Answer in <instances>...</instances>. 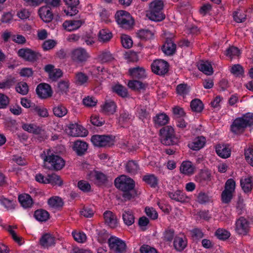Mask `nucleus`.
<instances>
[{
    "instance_id": "obj_1",
    "label": "nucleus",
    "mask_w": 253,
    "mask_h": 253,
    "mask_svg": "<svg viewBox=\"0 0 253 253\" xmlns=\"http://www.w3.org/2000/svg\"><path fill=\"white\" fill-rule=\"evenodd\" d=\"M115 186L123 192V200L126 201L134 198L136 192L134 189V180L125 175H122L115 180Z\"/></svg>"
},
{
    "instance_id": "obj_2",
    "label": "nucleus",
    "mask_w": 253,
    "mask_h": 253,
    "mask_svg": "<svg viewBox=\"0 0 253 253\" xmlns=\"http://www.w3.org/2000/svg\"><path fill=\"white\" fill-rule=\"evenodd\" d=\"M41 155L45 168L50 170H59L65 166V161L50 149H47Z\"/></svg>"
},
{
    "instance_id": "obj_3",
    "label": "nucleus",
    "mask_w": 253,
    "mask_h": 253,
    "mask_svg": "<svg viewBox=\"0 0 253 253\" xmlns=\"http://www.w3.org/2000/svg\"><path fill=\"white\" fill-rule=\"evenodd\" d=\"M253 126V113H248L234 120L230 126L231 131L236 134L243 133L246 128Z\"/></svg>"
},
{
    "instance_id": "obj_4",
    "label": "nucleus",
    "mask_w": 253,
    "mask_h": 253,
    "mask_svg": "<svg viewBox=\"0 0 253 253\" xmlns=\"http://www.w3.org/2000/svg\"><path fill=\"white\" fill-rule=\"evenodd\" d=\"M164 3L162 0H155L149 4V10L146 13L147 17L151 20L161 21L165 16L162 12Z\"/></svg>"
},
{
    "instance_id": "obj_5",
    "label": "nucleus",
    "mask_w": 253,
    "mask_h": 253,
    "mask_svg": "<svg viewBox=\"0 0 253 253\" xmlns=\"http://www.w3.org/2000/svg\"><path fill=\"white\" fill-rule=\"evenodd\" d=\"M160 137L161 143L167 146L173 145L178 142L173 128L170 126H164L160 130Z\"/></svg>"
},
{
    "instance_id": "obj_6",
    "label": "nucleus",
    "mask_w": 253,
    "mask_h": 253,
    "mask_svg": "<svg viewBox=\"0 0 253 253\" xmlns=\"http://www.w3.org/2000/svg\"><path fill=\"white\" fill-rule=\"evenodd\" d=\"M117 24L125 29H131L134 24V20L130 13L125 10L117 11L115 15Z\"/></svg>"
},
{
    "instance_id": "obj_7",
    "label": "nucleus",
    "mask_w": 253,
    "mask_h": 253,
    "mask_svg": "<svg viewBox=\"0 0 253 253\" xmlns=\"http://www.w3.org/2000/svg\"><path fill=\"white\" fill-rule=\"evenodd\" d=\"M93 144L99 147H110L114 144V139L110 135H93L91 138Z\"/></svg>"
},
{
    "instance_id": "obj_8",
    "label": "nucleus",
    "mask_w": 253,
    "mask_h": 253,
    "mask_svg": "<svg viewBox=\"0 0 253 253\" xmlns=\"http://www.w3.org/2000/svg\"><path fill=\"white\" fill-rule=\"evenodd\" d=\"M110 249L116 253H124L126 252V243L116 237L111 236L108 240Z\"/></svg>"
},
{
    "instance_id": "obj_9",
    "label": "nucleus",
    "mask_w": 253,
    "mask_h": 253,
    "mask_svg": "<svg viewBox=\"0 0 253 253\" xmlns=\"http://www.w3.org/2000/svg\"><path fill=\"white\" fill-rule=\"evenodd\" d=\"M152 72L159 75H164L169 71L168 63L163 60L157 59L153 61L151 64Z\"/></svg>"
},
{
    "instance_id": "obj_10",
    "label": "nucleus",
    "mask_w": 253,
    "mask_h": 253,
    "mask_svg": "<svg viewBox=\"0 0 253 253\" xmlns=\"http://www.w3.org/2000/svg\"><path fill=\"white\" fill-rule=\"evenodd\" d=\"M66 130L70 135L74 137H84L88 134V131L86 129L76 123L69 124Z\"/></svg>"
},
{
    "instance_id": "obj_11",
    "label": "nucleus",
    "mask_w": 253,
    "mask_h": 253,
    "mask_svg": "<svg viewBox=\"0 0 253 253\" xmlns=\"http://www.w3.org/2000/svg\"><path fill=\"white\" fill-rule=\"evenodd\" d=\"M250 229V222L245 217H240L235 223V231L241 235H246Z\"/></svg>"
},
{
    "instance_id": "obj_12",
    "label": "nucleus",
    "mask_w": 253,
    "mask_h": 253,
    "mask_svg": "<svg viewBox=\"0 0 253 253\" xmlns=\"http://www.w3.org/2000/svg\"><path fill=\"white\" fill-rule=\"evenodd\" d=\"M89 57V54L85 49L82 47L73 50L71 53L72 60L78 63L85 62Z\"/></svg>"
},
{
    "instance_id": "obj_13",
    "label": "nucleus",
    "mask_w": 253,
    "mask_h": 253,
    "mask_svg": "<svg viewBox=\"0 0 253 253\" xmlns=\"http://www.w3.org/2000/svg\"><path fill=\"white\" fill-rule=\"evenodd\" d=\"M18 55L21 58L30 62L36 61L38 58L39 56H40V54L38 52L34 51L28 48L19 49L18 51Z\"/></svg>"
},
{
    "instance_id": "obj_14",
    "label": "nucleus",
    "mask_w": 253,
    "mask_h": 253,
    "mask_svg": "<svg viewBox=\"0 0 253 253\" xmlns=\"http://www.w3.org/2000/svg\"><path fill=\"white\" fill-rule=\"evenodd\" d=\"M36 92L38 95L41 98H46L52 95L50 86L45 83L40 84L37 86Z\"/></svg>"
},
{
    "instance_id": "obj_15",
    "label": "nucleus",
    "mask_w": 253,
    "mask_h": 253,
    "mask_svg": "<svg viewBox=\"0 0 253 253\" xmlns=\"http://www.w3.org/2000/svg\"><path fill=\"white\" fill-rule=\"evenodd\" d=\"M105 222L112 228L117 226V218L115 214L110 211H106L103 213Z\"/></svg>"
},
{
    "instance_id": "obj_16",
    "label": "nucleus",
    "mask_w": 253,
    "mask_h": 253,
    "mask_svg": "<svg viewBox=\"0 0 253 253\" xmlns=\"http://www.w3.org/2000/svg\"><path fill=\"white\" fill-rule=\"evenodd\" d=\"M39 13L41 18L45 22H49L53 19L51 8L47 6L41 7L39 10Z\"/></svg>"
},
{
    "instance_id": "obj_17",
    "label": "nucleus",
    "mask_w": 253,
    "mask_h": 253,
    "mask_svg": "<svg viewBox=\"0 0 253 253\" xmlns=\"http://www.w3.org/2000/svg\"><path fill=\"white\" fill-rule=\"evenodd\" d=\"M84 23L81 20H66L63 23V27L66 31L71 32L79 28Z\"/></svg>"
},
{
    "instance_id": "obj_18",
    "label": "nucleus",
    "mask_w": 253,
    "mask_h": 253,
    "mask_svg": "<svg viewBox=\"0 0 253 253\" xmlns=\"http://www.w3.org/2000/svg\"><path fill=\"white\" fill-rule=\"evenodd\" d=\"M195 168L192 162L189 161H183L180 167V172L187 175H192L195 171Z\"/></svg>"
},
{
    "instance_id": "obj_19",
    "label": "nucleus",
    "mask_w": 253,
    "mask_h": 253,
    "mask_svg": "<svg viewBox=\"0 0 253 253\" xmlns=\"http://www.w3.org/2000/svg\"><path fill=\"white\" fill-rule=\"evenodd\" d=\"M176 47V44L171 39H167L165 43L162 47V49L166 54L171 55L175 53Z\"/></svg>"
},
{
    "instance_id": "obj_20",
    "label": "nucleus",
    "mask_w": 253,
    "mask_h": 253,
    "mask_svg": "<svg viewBox=\"0 0 253 253\" xmlns=\"http://www.w3.org/2000/svg\"><path fill=\"white\" fill-rule=\"evenodd\" d=\"M88 144L86 142L81 140L75 141L73 146V150L78 156H82L86 151Z\"/></svg>"
},
{
    "instance_id": "obj_21",
    "label": "nucleus",
    "mask_w": 253,
    "mask_h": 253,
    "mask_svg": "<svg viewBox=\"0 0 253 253\" xmlns=\"http://www.w3.org/2000/svg\"><path fill=\"white\" fill-rule=\"evenodd\" d=\"M129 75L133 78L141 79L146 78L145 70L139 66L130 68L128 70Z\"/></svg>"
},
{
    "instance_id": "obj_22",
    "label": "nucleus",
    "mask_w": 253,
    "mask_h": 253,
    "mask_svg": "<svg viewBox=\"0 0 253 253\" xmlns=\"http://www.w3.org/2000/svg\"><path fill=\"white\" fill-rule=\"evenodd\" d=\"M206 139L204 136H198L195 138L192 142L188 144L190 149L197 151L203 148L205 144Z\"/></svg>"
},
{
    "instance_id": "obj_23",
    "label": "nucleus",
    "mask_w": 253,
    "mask_h": 253,
    "mask_svg": "<svg viewBox=\"0 0 253 253\" xmlns=\"http://www.w3.org/2000/svg\"><path fill=\"white\" fill-rule=\"evenodd\" d=\"M217 154L222 158H227L230 156L231 150L229 146L225 144H218L216 146Z\"/></svg>"
},
{
    "instance_id": "obj_24",
    "label": "nucleus",
    "mask_w": 253,
    "mask_h": 253,
    "mask_svg": "<svg viewBox=\"0 0 253 253\" xmlns=\"http://www.w3.org/2000/svg\"><path fill=\"white\" fill-rule=\"evenodd\" d=\"M40 244L44 248H48L55 245V239L50 234H45L41 237Z\"/></svg>"
},
{
    "instance_id": "obj_25",
    "label": "nucleus",
    "mask_w": 253,
    "mask_h": 253,
    "mask_svg": "<svg viewBox=\"0 0 253 253\" xmlns=\"http://www.w3.org/2000/svg\"><path fill=\"white\" fill-rule=\"evenodd\" d=\"M169 197L172 200L176 202L183 203L186 201L187 197L181 190H177L175 191H169L167 192Z\"/></svg>"
},
{
    "instance_id": "obj_26",
    "label": "nucleus",
    "mask_w": 253,
    "mask_h": 253,
    "mask_svg": "<svg viewBox=\"0 0 253 253\" xmlns=\"http://www.w3.org/2000/svg\"><path fill=\"white\" fill-rule=\"evenodd\" d=\"M22 128L29 132L36 134H43L44 132V130L41 127L33 124H23Z\"/></svg>"
},
{
    "instance_id": "obj_27",
    "label": "nucleus",
    "mask_w": 253,
    "mask_h": 253,
    "mask_svg": "<svg viewBox=\"0 0 253 253\" xmlns=\"http://www.w3.org/2000/svg\"><path fill=\"white\" fill-rule=\"evenodd\" d=\"M211 180V174L207 170H201L200 172L196 176V181L202 184H207Z\"/></svg>"
},
{
    "instance_id": "obj_28",
    "label": "nucleus",
    "mask_w": 253,
    "mask_h": 253,
    "mask_svg": "<svg viewBox=\"0 0 253 253\" xmlns=\"http://www.w3.org/2000/svg\"><path fill=\"white\" fill-rule=\"evenodd\" d=\"M169 117L166 114L160 113L153 118V121L156 126H161L167 124Z\"/></svg>"
},
{
    "instance_id": "obj_29",
    "label": "nucleus",
    "mask_w": 253,
    "mask_h": 253,
    "mask_svg": "<svg viewBox=\"0 0 253 253\" xmlns=\"http://www.w3.org/2000/svg\"><path fill=\"white\" fill-rule=\"evenodd\" d=\"M142 180L151 188H155L158 186L159 179L154 174H147L144 175Z\"/></svg>"
},
{
    "instance_id": "obj_30",
    "label": "nucleus",
    "mask_w": 253,
    "mask_h": 253,
    "mask_svg": "<svg viewBox=\"0 0 253 253\" xmlns=\"http://www.w3.org/2000/svg\"><path fill=\"white\" fill-rule=\"evenodd\" d=\"M101 108L103 112L107 114H113L116 111L117 105L114 101L107 100Z\"/></svg>"
},
{
    "instance_id": "obj_31",
    "label": "nucleus",
    "mask_w": 253,
    "mask_h": 253,
    "mask_svg": "<svg viewBox=\"0 0 253 253\" xmlns=\"http://www.w3.org/2000/svg\"><path fill=\"white\" fill-rule=\"evenodd\" d=\"M97 59L101 63H106L112 61L114 58L110 51L105 49L98 53Z\"/></svg>"
},
{
    "instance_id": "obj_32",
    "label": "nucleus",
    "mask_w": 253,
    "mask_h": 253,
    "mask_svg": "<svg viewBox=\"0 0 253 253\" xmlns=\"http://www.w3.org/2000/svg\"><path fill=\"white\" fill-rule=\"evenodd\" d=\"M132 120V116L131 114L126 110L121 111L120 116L118 118L119 124L122 126L128 124Z\"/></svg>"
},
{
    "instance_id": "obj_33",
    "label": "nucleus",
    "mask_w": 253,
    "mask_h": 253,
    "mask_svg": "<svg viewBox=\"0 0 253 253\" xmlns=\"http://www.w3.org/2000/svg\"><path fill=\"white\" fill-rule=\"evenodd\" d=\"M18 200L21 206L24 208L31 207L33 203L31 197L26 194L20 195L18 197Z\"/></svg>"
},
{
    "instance_id": "obj_34",
    "label": "nucleus",
    "mask_w": 253,
    "mask_h": 253,
    "mask_svg": "<svg viewBox=\"0 0 253 253\" xmlns=\"http://www.w3.org/2000/svg\"><path fill=\"white\" fill-rule=\"evenodd\" d=\"M122 216L123 221L126 225L130 226L134 223L135 217L133 212L131 210L124 211Z\"/></svg>"
},
{
    "instance_id": "obj_35",
    "label": "nucleus",
    "mask_w": 253,
    "mask_h": 253,
    "mask_svg": "<svg viewBox=\"0 0 253 253\" xmlns=\"http://www.w3.org/2000/svg\"><path fill=\"white\" fill-rule=\"evenodd\" d=\"M35 218L39 221L45 222L49 218V213L43 209H38L35 211Z\"/></svg>"
},
{
    "instance_id": "obj_36",
    "label": "nucleus",
    "mask_w": 253,
    "mask_h": 253,
    "mask_svg": "<svg viewBox=\"0 0 253 253\" xmlns=\"http://www.w3.org/2000/svg\"><path fill=\"white\" fill-rule=\"evenodd\" d=\"M241 186L246 193L251 192L253 188V184L251 177L242 178L240 179Z\"/></svg>"
},
{
    "instance_id": "obj_37",
    "label": "nucleus",
    "mask_w": 253,
    "mask_h": 253,
    "mask_svg": "<svg viewBox=\"0 0 253 253\" xmlns=\"http://www.w3.org/2000/svg\"><path fill=\"white\" fill-rule=\"evenodd\" d=\"M199 70L207 75H211L213 73V69L211 64L208 61H202L198 65Z\"/></svg>"
},
{
    "instance_id": "obj_38",
    "label": "nucleus",
    "mask_w": 253,
    "mask_h": 253,
    "mask_svg": "<svg viewBox=\"0 0 253 253\" xmlns=\"http://www.w3.org/2000/svg\"><path fill=\"white\" fill-rule=\"evenodd\" d=\"M126 170L127 172L131 174H136L139 169V166L138 164L134 161H129L126 164Z\"/></svg>"
},
{
    "instance_id": "obj_39",
    "label": "nucleus",
    "mask_w": 253,
    "mask_h": 253,
    "mask_svg": "<svg viewBox=\"0 0 253 253\" xmlns=\"http://www.w3.org/2000/svg\"><path fill=\"white\" fill-rule=\"evenodd\" d=\"M112 90L113 92L123 98H126L128 96L127 89L121 84H116L113 86Z\"/></svg>"
},
{
    "instance_id": "obj_40",
    "label": "nucleus",
    "mask_w": 253,
    "mask_h": 253,
    "mask_svg": "<svg viewBox=\"0 0 253 253\" xmlns=\"http://www.w3.org/2000/svg\"><path fill=\"white\" fill-rule=\"evenodd\" d=\"M75 80L77 85H82L87 83L88 77L85 74L79 72L75 74Z\"/></svg>"
},
{
    "instance_id": "obj_41",
    "label": "nucleus",
    "mask_w": 253,
    "mask_h": 253,
    "mask_svg": "<svg viewBox=\"0 0 253 253\" xmlns=\"http://www.w3.org/2000/svg\"><path fill=\"white\" fill-rule=\"evenodd\" d=\"M112 38V33L107 29H102L98 34V40L101 42H107L109 41Z\"/></svg>"
},
{
    "instance_id": "obj_42",
    "label": "nucleus",
    "mask_w": 253,
    "mask_h": 253,
    "mask_svg": "<svg viewBox=\"0 0 253 253\" xmlns=\"http://www.w3.org/2000/svg\"><path fill=\"white\" fill-rule=\"evenodd\" d=\"M52 110L54 115L55 116L59 118H61L65 116L68 112L66 108L62 104H59L54 106Z\"/></svg>"
},
{
    "instance_id": "obj_43",
    "label": "nucleus",
    "mask_w": 253,
    "mask_h": 253,
    "mask_svg": "<svg viewBox=\"0 0 253 253\" xmlns=\"http://www.w3.org/2000/svg\"><path fill=\"white\" fill-rule=\"evenodd\" d=\"M48 204L52 208L57 209L61 208L63 206L64 203L61 198L54 197L48 199Z\"/></svg>"
},
{
    "instance_id": "obj_44",
    "label": "nucleus",
    "mask_w": 253,
    "mask_h": 253,
    "mask_svg": "<svg viewBox=\"0 0 253 253\" xmlns=\"http://www.w3.org/2000/svg\"><path fill=\"white\" fill-rule=\"evenodd\" d=\"M186 242L182 238L176 237L174 239L173 246L178 251H183L186 247Z\"/></svg>"
},
{
    "instance_id": "obj_45",
    "label": "nucleus",
    "mask_w": 253,
    "mask_h": 253,
    "mask_svg": "<svg viewBox=\"0 0 253 253\" xmlns=\"http://www.w3.org/2000/svg\"><path fill=\"white\" fill-rule=\"evenodd\" d=\"M154 34L148 29H141L137 32V37L143 40H148L152 38Z\"/></svg>"
},
{
    "instance_id": "obj_46",
    "label": "nucleus",
    "mask_w": 253,
    "mask_h": 253,
    "mask_svg": "<svg viewBox=\"0 0 253 253\" xmlns=\"http://www.w3.org/2000/svg\"><path fill=\"white\" fill-rule=\"evenodd\" d=\"M190 107L193 111L200 113L203 110L204 105L200 99H195L191 102Z\"/></svg>"
},
{
    "instance_id": "obj_47",
    "label": "nucleus",
    "mask_w": 253,
    "mask_h": 253,
    "mask_svg": "<svg viewBox=\"0 0 253 253\" xmlns=\"http://www.w3.org/2000/svg\"><path fill=\"white\" fill-rule=\"evenodd\" d=\"M16 91L22 94L26 95L29 91V87L27 84L24 82L18 83L15 87Z\"/></svg>"
},
{
    "instance_id": "obj_48",
    "label": "nucleus",
    "mask_w": 253,
    "mask_h": 253,
    "mask_svg": "<svg viewBox=\"0 0 253 253\" xmlns=\"http://www.w3.org/2000/svg\"><path fill=\"white\" fill-rule=\"evenodd\" d=\"M46 182L47 183H51L54 185H61L62 184L60 176L55 173L48 174Z\"/></svg>"
},
{
    "instance_id": "obj_49",
    "label": "nucleus",
    "mask_w": 253,
    "mask_h": 253,
    "mask_svg": "<svg viewBox=\"0 0 253 253\" xmlns=\"http://www.w3.org/2000/svg\"><path fill=\"white\" fill-rule=\"evenodd\" d=\"M127 85L130 88L134 90H139L145 88V84L136 80L129 81Z\"/></svg>"
},
{
    "instance_id": "obj_50",
    "label": "nucleus",
    "mask_w": 253,
    "mask_h": 253,
    "mask_svg": "<svg viewBox=\"0 0 253 253\" xmlns=\"http://www.w3.org/2000/svg\"><path fill=\"white\" fill-rule=\"evenodd\" d=\"M15 202L7 198L1 197L0 198V203L3 205L7 210H11L15 209Z\"/></svg>"
},
{
    "instance_id": "obj_51",
    "label": "nucleus",
    "mask_w": 253,
    "mask_h": 253,
    "mask_svg": "<svg viewBox=\"0 0 253 253\" xmlns=\"http://www.w3.org/2000/svg\"><path fill=\"white\" fill-rule=\"evenodd\" d=\"M136 112L139 118L142 121H143L144 119H146L149 117V114L147 111L145 106L142 105L139 106L137 108Z\"/></svg>"
},
{
    "instance_id": "obj_52",
    "label": "nucleus",
    "mask_w": 253,
    "mask_h": 253,
    "mask_svg": "<svg viewBox=\"0 0 253 253\" xmlns=\"http://www.w3.org/2000/svg\"><path fill=\"white\" fill-rule=\"evenodd\" d=\"M215 235L220 240H225L230 236V233L225 229L218 228L215 232Z\"/></svg>"
},
{
    "instance_id": "obj_53",
    "label": "nucleus",
    "mask_w": 253,
    "mask_h": 253,
    "mask_svg": "<svg viewBox=\"0 0 253 253\" xmlns=\"http://www.w3.org/2000/svg\"><path fill=\"white\" fill-rule=\"evenodd\" d=\"M15 83V80L14 78H7L0 82V89H8L13 86Z\"/></svg>"
},
{
    "instance_id": "obj_54",
    "label": "nucleus",
    "mask_w": 253,
    "mask_h": 253,
    "mask_svg": "<svg viewBox=\"0 0 253 253\" xmlns=\"http://www.w3.org/2000/svg\"><path fill=\"white\" fill-rule=\"evenodd\" d=\"M32 111L37 113L41 117H47L48 116V111L46 109L34 104L32 107Z\"/></svg>"
},
{
    "instance_id": "obj_55",
    "label": "nucleus",
    "mask_w": 253,
    "mask_h": 253,
    "mask_svg": "<svg viewBox=\"0 0 253 253\" xmlns=\"http://www.w3.org/2000/svg\"><path fill=\"white\" fill-rule=\"evenodd\" d=\"M122 45L125 48H129L132 47L133 42L130 37L126 35H123L121 37Z\"/></svg>"
},
{
    "instance_id": "obj_56",
    "label": "nucleus",
    "mask_w": 253,
    "mask_h": 253,
    "mask_svg": "<svg viewBox=\"0 0 253 253\" xmlns=\"http://www.w3.org/2000/svg\"><path fill=\"white\" fill-rule=\"evenodd\" d=\"M233 18L236 22L242 23L246 19V15L242 11L239 10L233 13Z\"/></svg>"
},
{
    "instance_id": "obj_57",
    "label": "nucleus",
    "mask_w": 253,
    "mask_h": 253,
    "mask_svg": "<svg viewBox=\"0 0 253 253\" xmlns=\"http://www.w3.org/2000/svg\"><path fill=\"white\" fill-rule=\"evenodd\" d=\"M230 72L235 76L239 77L243 75L244 70L240 64H235L230 69Z\"/></svg>"
},
{
    "instance_id": "obj_58",
    "label": "nucleus",
    "mask_w": 253,
    "mask_h": 253,
    "mask_svg": "<svg viewBox=\"0 0 253 253\" xmlns=\"http://www.w3.org/2000/svg\"><path fill=\"white\" fill-rule=\"evenodd\" d=\"M240 54V50L238 48L235 46L230 47L226 50V55L231 58L239 56Z\"/></svg>"
},
{
    "instance_id": "obj_59",
    "label": "nucleus",
    "mask_w": 253,
    "mask_h": 253,
    "mask_svg": "<svg viewBox=\"0 0 253 253\" xmlns=\"http://www.w3.org/2000/svg\"><path fill=\"white\" fill-rule=\"evenodd\" d=\"M72 236L74 240L78 243H84L86 239V235L83 232H76L73 231Z\"/></svg>"
},
{
    "instance_id": "obj_60",
    "label": "nucleus",
    "mask_w": 253,
    "mask_h": 253,
    "mask_svg": "<svg viewBox=\"0 0 253 253\" xmlns=\"http://www.w3.org/2000/svg\"><path fill=\"white\" fill-rule=\"evenodd\" d=\"M189 91V88L187 84H181L176 87V91L180 95L187 94Z\"/></svg>"
},
{
    "instance_id": "obj_61",
    "label": "nucleus",
    "mask_w": 253,
    "mask_h": 253,
    "mask_svg": "<svg viewBox=\"0 0 253 253\" xmlns=\"http://www.w3.org/2000/svg\"><path fill=\"white\" fill-rule=\"evenodd\" d=\"M69 88V84L66 81H61L57 84V92L59 93L66 92Z\"/></svg>"
},
{
    "instance_id": "obj_62",
    "label": "nucleus",
    "mask_w": 253,
    "mask_h": 253,
    "mask_svg": "<svg viewBox=\"0 0 253 253\" xmlns=\"http://www.w3.org/2000/svg\"><path fill=\"white\" fill-rule=\"evenodd\" d=\"M79 188L84 192H88L91 190L90 184L86 181L80 180L78 183Z\"/></svg>"
},
{
    "instance_id": "obj_63",
    "label": "nucleus",
    "mask_w": 253,
    "mask_h": 253,
    "mask_svg": "<svg viewBox=\"0 0 253 253\" xmlns=\"http://www.w3.org/2000/svg\"><path fill=\"white\" fill-rule=\"evenodd\" d=\"M191 235L194 240H199L204 237V233L199 228H194L191 231Z\"/></svg>"
},
{
    "instance_id": "obj_64",
    "label": "nucleus",
    "mask_w": 253,
    "mask_h": 253,
    "mask_svg": "<svg viewBox=\"0 0 253 253\" xmlns=\"http://www.w3.org/2000/svg\"><path fill=\"white\" fill-rule=\"evenodd\" d=\"M95 178L100 184H105L107 181V177L103 173L95 171Z\"/></svg>"
}]
</instances>
